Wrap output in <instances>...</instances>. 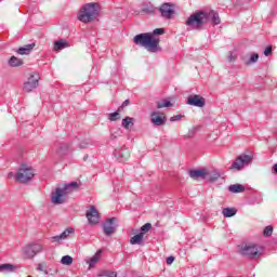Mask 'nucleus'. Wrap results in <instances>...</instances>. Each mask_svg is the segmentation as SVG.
I'll list each match as a JSON object with an SVG mask.
<instances>
[{
    "mask_svg": "<svg viewBox=\"0 0 277 277\" xmlns=\"http://www.w3.org/2000/svg\"><path fill=\"white\" fill-rule=\"evenodd\" d=\"M274 233V227H272L271 225L266 226L264 228L263 235L264 237H272V234Z\"/></svg>",
    "mask_w": 277,
    "mask_h": 277,
    "instance_id": "nucleus-34",
    "label": "nucleus"
},
{
    "mask_svg": "<svg viewBox=\"0 0 277 277\" xmlns=\"http://www.w3.org/2000/svg\"><path fill=\"white\" fill-rule=\"evenodd\" d=\"M210 21L214 25H220V23H222V19H220V14L214 10L196 11L187 18L186 26L189 27V29L200 31V29H203L205 25L210 23Z\"/></svg>",
    "mask_w": 277,
    "mask_h": 277,
    "instance_id": "nucleus-1",
    "label": "nucleus"
},
{
    "mask_svg": "<svg viewBox=\"0 0 277 277\" xmlns=\"http://www.w3.org/2000/svg\"><path fill=\"white\" fill-rule=\"evenodd\" d=\"M66 47H68V43L62 39L54 42V51H63Z\"/></svg>",
    "mask_w": 277,
    "mask_h": 277,
    "instance_id": "nucleus-25",
    "label": "nucleus"
},
{
    "mask_svg": "<svg viewBox=\"0 0 277 277\" xmlns=\"http://www.w3.org/2000/svg\"><path fill=\"white\" fill-rule=\"evenodd\" d=\"M88 159V156L84 157V160Z\"/></svg>",
    "mask_w": 277,
    "mask_h": 277,
    "instance_id": "nucleus-47",
    "label": "nucleus"
},
{
    "mask_svg": "<svg viewBox=\"0 0 277 277\" xmlns=\"http://www.w3.org/2000/svg\"><path fill=\"white\" fill-rule=\"evenodd\" d=\"M103 232L106 237H111L116 233V217H110L103 224Z\"/></svg>",
    "mask_w": 277,
    "mask_h": 277,
    "instance_id": "nucleus-12",
    "label": "nucleus"
},
{
    "mask_svg": "<svg viewBox=\"0 0 277 277\" xmlns=\"http://www.w3.org/2000/svg\"><path fill=\"white\" fill-rule=\"evenodd\" d=\"M172 263H174V256H169L167 258V265H172Z\"/></svg>",
    "mask_w": 277,
    "mask_h": 277,
    "instance_id": "nucleus-41",
    "label": "nucleus"
},
{
    "mask_svg": "<svg viewBox=\"0 0 277 277\" xmlns=\"http://www.w3.org/2000/svg\"><path fill=\"white\" fill-rule=\"evenodd\" d=\"M133 118L131 117H126L124 119H122V127L123 129H131V127H133Z\"/></svg>",
    "mask_w": 277,
    "mask_h": 277,
    "instance_id": "nucleus-27",
    "label": "nucleus"
},
{
    "mask_svg": "<svg viewBox=\"0 0 277 277\" xmlns=\"http://www.w3.org/2000/svg\"><path fill=\"white\" fill-rule=\"evenodd\" d=\"M42 250V245L40 243H30L23 248V254L25 259H34L36 254Z\"/></svg>",
    "mask_w": 277,
    "mask_h": 277,
    "instance_id": "nucleus-8",
    "label": "nucleus"
},
{
    "mask_svg": "<svg viewBox=\"0 0 277 277\" xmlns=\"http://www.w3.org/2000/svg\"><path fill=\"white\" fill-rule=\"evenodd\" d=\"M188 174L194 181H198V179H207V171L205 170H190Z\"/></svg>",
    "mask_w": 277,
    "mask_h": 277,
    "instance_id": "nucleus-17",
    "label": "nucleus"
},
{
    "mask_svg": "<svg viewBox=\"0 0 277 277\" xmlns=\"http://www.w3.org/2000/svg\"><path fill=\"white\" fill-rule=\"evenodd\" d=\"M120 108L117 109V111L109 114L108 119L110 122H116V120H120Z\"/></svg>",
    "mask_w": 277,
    "mask_h": 277,
    "instance_id": "nucleus-30",
    "label": "nucleus"
},
{
    "mask_svg": "<svg viewBox=\"0 0 277 277\" xmlns=\"http://www.w3.org/2000/svg\"><path fill=\"white\" fill-rule=\"evenodd\" d=\"M66 196H68L66 188L57 187L55 192L51 194V201L53 205H64V202H66Z\"/></svg>",
    "mask_w": 277,
    "mask_h": 277,
    "instance_id": "nucleus-7",
    "label": "nucleus"
},
{
    "mask_svg": "<svg viewBox=\"0 0 277 277\" xmlns=\"http://www.w3.org/2000/svg\"><path fill=\"white\" fill-rule=\"evenodd\" d=\"M114 155L120 163L127 161V159H129V157L131 156V154L129 153V148L126 147L115 149Z\"/></svg>",
    "mask_w": 277,
    "mask_h": 277,
    "instance_id": "nucleus-16",
    "label": "nucleus"
},
{
    "mask_svg": "<svg viewBox=\"0 0 277 277\" xmlns=\"http://www.w3.org/2000/svg\"><path fill=\"white\" fill-rule=\"evenodd\" d=\"M187 105H190L192 107H205L207 105V101L198 94L189 95L187 97Z\"/></svg>",
    "mask_w": 277,
    "mask_h": 277,
    "instance_id": "nucleus-11",
    "label": "nucleus"
},
{
    "mask_svg": "<svg viewBox=\"0 0 277 277\" xmlns=\"http://www.w3.org/2000/svg\"><path fill=\"white\" fill-rule=\"evenodd\" d=\"M103 276H106V277H118V273H116V272H105L103 274Z\"/></svg>",
    "mask_w": 277,
    "mask_h": 277,
    "instance_id": "nucleus-38",
    "label": "nucleus"
},
{
    "mask_svg": "<svg viewBox=\"0 0 277 277\" xmlns=\"http://www.w3.org/2000/svg\"><path fill=\"white\" fill-rule=\"evenodd\" d=\"M101 250H98L96 252V254H94L92 258H90L89 260H87L85 262L89 265V269H92V267H94L95 264L98 263L100 259H101Z\"/></svg>",
    "mask_w": 277,
    "mask_h": 277,
    "instance_id": "nucleus-20",
    "label": "nucleus"
},
{
    "mask_svg": "<svg viewBox=\"0 0 277 277\" xmlns=\"http://www.w3.org/2000/svg\"><path fill=\"white\" fill-rule=\"evenodd\" d=\"M92 145V142L90 140H84L80 143V148H88Z\"/></svg>",
    "mask_w": 277,
    "mask_h": 277,
    "instance_id": "nucleus-36",
    "label": "nucleus"
},
{
    "mask_svg": "<svg viewBox=\"0 0 277 277\" xmlns=\"http://www.w3.org/2000/svg\"><path fill=\"white\" fill-rule=\"evenodd\" d=\"M88 222L91 226H94L101 222V214L98 213V210H96V207L91 206L90 210L85 213Z\"/></svg>",
    "mask_w": 277,
    "mask_h": 277,
    "instance_id": "nucleus-10",
    "label": "nucleus"
},
{
    "mask_svg": "<svg viewBox=\"0 0 277 277\" xmlns=\"http://www.w3.org/2000/svg\"><path fill=\"white\" fill-rule=\"evenodd\" d=\"M60 150H68V144H66L65 146H61Z\"/></svg>",
    "mask_w": 277,
    "mask_h": 277,
    "instance_id": "nucleus-44",
    "label": "nucleus"
},
{
    "mask_svg": "<svg viewBox=\"0 0 277 277\" xmlns=\"http://www.w3.org/2000/svg\"><path fill=\"white\" fill-rule=\"evenodd\" d=\"M61 263L63 265H72V256L70 255H64L61 260Z\"/></svg>",
    "mask_w": 277,
    "mask_h": 277,
    "instance_id": "nucleus-31",
    "label": "nucleus"
},
{
    "mask_svg": "<svg viewBox=\"0 0 277 277\" xmlns=\"http://www.w3.org/2000/svg\"><path fill=\"white\" fill-rule=\"evenodd\" d=\"M264 55L266 57H269V55H272V45H268L265 50H264Z\"/></svg>",
    "mask_w": 277,
    "mask_h": 277,
    "instance_id": "nucleus-39",
    "label": "nucleus"
},
{
    "mask_svg": "<svg viewBox=\"0 0 277 277\" xmlns=\"http://www.w3.org/2000/svg\"><path fill=\"white\" fill-rule=\"evenodd\" d=\"M159 12L162 16V18L170 19L172 18V15L174 14V9H172V4L164 2L160 8Z\"/></svg>",
    "mask_w": 277,
    "mask_h": 277,
    "instance_id": "nucleus-13",
    "label": "nucleus"
},
{
    "mask_svg": "<svg viewBox=\"0 0 277 277\" xmlns=\"http://www.w3.org/2000/svg\"><path fill=\"white\" fill-rule=\"evenodd\" d=\"M141 11L144 14H155V12H157V8H155V5H153L150 2H145L142 4Z\"/></svg>",
    "mask_w": 277,
    "mask_h": 277,
    "instance_id": "nucleus-18",
    "label": "nucleus"
},
{
    "mask_svg": "<svg viewBox=\"0 0 277 277\" xmlns=\"http://www.w3.org/2000/svg\"><path fill=\"white\" fill-rule=\"evenodd\" d=\"M228 60L229 62H235V56L233 55V53L229 54Z\"/></svg>",
    "mask_w": 277,
    "mask_h": 277,
    "instance_id": "nucleus-43",
    "label": "nucleus"
},
{
    "mask_svg": "<svg viewBox=\"0 0 277 277\" xmlns=\"http://www.w3.org/2000/svg\"><path fill=\"white\" fill-rule=\"evenodd\" d=\"M273 170H274L275 174H277V163H275V164L273 166Z\"/></svg>",
    "mask_w": 277,
    "mask_h": 277,
    "instance_id": "nucleus-45",
    "label": "nucleus"
},
{
    "mask_svg": "<svg viewBox=\"0 0 277 277\" xmlns=\"http://www.w3.org/2000/svg\"><path fill=\"white\" fill-rule=\"evenodd\" d=\"M256 62H259V54L258 53H253L246 64L248 66H250V64H256Z\"/></svg>",
    "mask_w": 277,
    "mask_h": 277,
    "instance_id": "nucleus-32",
    "label": "nucleus"
},
{
    "mask_svg": "<svg viewBox=\"0 0 277 277\" xmlns=\"http://www.w3.org/2000/svg\"><path fill=\"white\" fill-rule=\"evenodd\" d=\"M12 176H14V173L10 172L9 173V179H12Z\"/></svg>",
    "mask_w": 277,
    "mask_h": 277,
    "instance_id": "nucleus-46",
    "label": "nucleus"
},
{
    "mask_svg": "<svg viewBox=\"0 0 277 277\" xmlns=\"http://www.w3.org/2000/svg\"><path fill=\"white\" fill-rule=\"evenodd\" d=\"M240 254L242 256H247V259H256V256H261L263 254V247L258 245H245L240 249Z\"/></svg>",
    "mask_w": 277,
    "mask_h": 277,
    "instance_id": "nucleus-5",
    "label": "nucleus"
},
{
    "mask_svg": "<svg viewBox=\"0 0 277 277\" xmlns=\"http://www.w3.org/2000/svg\"><path fill=\"white\" fill-rule=\"evenodd\" d=\"M39 272H44V274H49V271H47V267L43 266V264L38 265Z\"/></svg>",
    "mask_w": 277,
    "mask_h": 277,
    "instance_id": "nucleus-40",
    "label": "nucleus"
},
{
    "mask_svg": "<svg viewBox=\"0 0 277 277\" xmlns=\"http://www.w3.org/2000/svg\"><path fill=\"white\" fill-rule=\"evenodd\" d=\"M131 103L129 100H126L122 105L119 107L120 110H122L123 107H127Z\"/></svg>",
    "mask_w": 277,
    "mask_h": 277,
    "instance_id": "nucleus-42",
    "label": "nucleus"
},
{
    "mask_svg": "<svg viewBox=\"0 0 277 277\" xmlns=\"http://www.w3.org/2000/svg\"><path fill=\"white\" fill-rule=\"evenodd\" d=\"M9 66H11V68H17L18 66H23V60L16 57V56H12L9 60Z\"/></svg>",
    "mask_w": 277,
    "mask_h": 277,
    "instance_id": "nucleus-23",
    "label": "nucleus"
},
{
    "mask_svg": "<svg viewBox=\"0 0 277 277\" xmlns=\"http://www.w3.org/2000/svg\"><path fill=\"white\" fill-rule=\"evenodd\" d=\"M64 189H66L67 194H70V192H72V189H79V183L71 182L69 184H66L64 186Z\"/></svg>",
    "mask_w": 277,
    "mask_h": 277,
    "instance_id": "nucleus-26",
    "label": "nucleus"
},
{
    "mask_svg": "<svg viewBox=\"0 0 277 277\" xmlns=\"http://www.w3.org/2000/svg\"><path fill=\"white\" fill-rule=\"evenodd\" d=\"M163 107H172V102L170 101L158 102L157 109H163Z\"/></svg>",
    "mask_w": 277,
    "mask_h": 277,
    "instance_id": "nucleus-33",
    "label": "nucleus"
},
{
    "mask_svg": "<svg viewBox=\"0 0 277 277\" xmlns=\"http://www.w3.org/2000/svg\"><path fill=\"white\" fill-rule=\"evenodd\" d=\"M228 192L232 194H241L242 192H246V187L241 184H233L228 186Z\"/></svg>",
    "mask_w": 277,
    "mask_h": 277,
    "instance_id": "nucleus-21",
    "label": "nucleus"
},
{
    "mask_svg": "<svg viewBox=\"0 0 277 277\" xmlns=\"http://www.w3.org/2000/svg\"><path fill=\"white\" fill-rule=\"evenodd\" d=\"M252 163V156L250 155H240L236 158V160L232 163L229 170H243L245 166Z\"/></svg>",
    "mask_w": 277,
    "mask_h": 277,
    "instance_id": "nucleus-6",
    "label": "nucleus"
},
{
    "mask_svg": "<svg viewBox=\"0 0 277 277\" xmlns=\"http://www.w3.org/2000/svg\"><path fill=\"white\" fill-rule=\"evenodd\" d=\"M36 174L34 173V169L27 164H22L15 174V181L17 183L27 184L31 179H34Z\"/></svg>",
    "mask_w": 277,
    "mask_h": 277,
    "instance_id": "nucleus-4",
    "label": "nucleus"
},
{
    "mask_svg": "<svg viewBox=\"0 0 277 277\" xmlns=\"http://www.w3.org/2000/svg\"><path fill=\"white\" fill-rule=\"evenodd\" d=\"M166 30L163 28H156L153 32L140 34L134 37V44L138 47H144L149 53H158L161 51L159 47V38L155 36H163Z\"/></svg>",
    "mask_w": 277,
    "mask_h": 277,
    "instance_id": "nucleus-2",
    "label": "nucleus"
},
{
    "mask_svg": "<svg viewBox=\"0 0 277 277\" xmlns=\"http://www.w3.org/2000/svg\"><path fill=\"white\" fill-rule=\"evenodd\" d=\"M36 47V43H29L26 44L17 50L18 55H29L31 51H34V48Z\"/></svg>",
    "mask_w": 277,
    "mask_h": 277,
    "instance_id": "nucleus-19",
    "label": "nucleus"
},
{
    "mask_svg": "<svg viewBox=\"0 0 277 277\" xmlns=\"http://www.w3.org/2000/svg\"><path fill=\"white\" fill-rule=\"evenodd\" d=\"M221 174L217 172H213V173H209L207 172V177L208 181H210L211 183H215V181H217V179H220Z\"/></svg>",
    "mask_w": 277,
    "mask_h": 277,
    "instance_id": "nucleus-29",
    "label": "nucleus"
},
{
    "mask_svg": "<svg viewBox=\"0 0 277 277\" xmlns=\"http://www.w3.org/2000/svg\"><path fill=\"white\" fill-rule=\"evenodd\" d=\"M151 228H153V224L146 223L141 227V233H143L144 235L145 233H148Z\"/></svg>",
    "mask_w": 277,
    "mask_h": 277,
    "instance_id": "nucleus-35",
    "label": "nucleus"
},
{
    "mask_svg": "<svg viewBox=\"0 0 277 277\" xmlns=\"http://www.w3.org/2000/svg\"><path fill=\"white\" fill-rule=\"evenodd\" d=\"M183 118V115H175L170 118V122H179Z\"/></svg>",
    "mask_w": 277,
    "mask_h": 277,
    "instance_id": "nucleus-37",
    "label": "nucleus"
},
{
    "mask_svg": "<svg viewBox=\"0 0 277 277\" xmlns=\"http://www.w3.org/2000/svg\"><path fill=\"white\" fill-rule=\"evenodd\" d=\"M38 88V78L36 76L30 75L28 80L24 83V92H34Z\"/></svg>",
    "mask_w": 277,
    "mask_h": 277,
    "instance_id": "nucleus-15",
    "label": "nucleus"
},
{
    "mask_svg": "<svg viewBox=\"0 0 277 277\" xmlns=\"http://www.w3.org/2000/svg\"><path fill=\"white\" fill-rule=\"evenodd\" d=\"M16 269V266L12 264H1L0 265V272L8 273V272H14Z\"/></svg>",
    "mask_w": 277,
    "mask_h": 277,
    "instance_id": "nucleus-28",
    "label": "nucleus"
},
{
    "mask_svg": "<svg viewBox=\"0 0 277 277\" xmlns=\"http://www.w3.org/2000/svg\"><path fill=\"white\" fill-rule=\"evenodd\" d=\"M150 122L154 127H163L168 122V117L163 113L153 111L150 113Z\"/></svg>",
    "mask_w": 277,
    "mask_h": 277,
    "instance_id": "nucleus-9",
    "label": "nucleus"
},
{
    "mask_svg": "<svg viewBox=\"0 0 277 277\" xmlns=\"http://www.w3.org/2000/svg\"><path fill=\"white\" fill-rule=\"evenodd\" d=\"M72 233H75V229L72 227H68L61 235L51 237V241L53 243H60V241H64V239H68V237H70Z\"/></svg>",
    "mask_w": 277,
    "mask_h": 277,
    "instance_id": "nucleus-14",
    "label": "nucleus"
},
{
    "mask_svg": "<svg viewBox=\"0 0 277 277\" xmlns=\"http://www.w3.org/2000/svg\"><path fill=\"white\" fill-rule=\"evenodd\" d=\"M96 14H98V4L94 2L87 3L79 11L78 21L81 23H92L96 18Z\"/></svg>",
    "mask_w": 277,
    "mask_h": 277,
    "instance_id": "nucleus-3",
    "label": "nucleus"
},
{
    "mask_svg": "<svg viewBox=\"0 0 277 277\" xmlns=\"http://www.w3.org/2000/svg\"><path fill=\"white\" fill-rule=\"evenodd\" d=\"M222 213H223L224 217H234V215H237V209L224 208Z\"/></svg>",
    "mask_w": 277,
    "mask_h": 277,
    "instance_id": "nucleus-24",
    "label": "nucleus"
},
{
    "mask_svg": "<svg viewBox=\"0 0 277 277\" xmlns=\"http://www.w3.org/2000/svg\"><path fill=\"white\" fill-rule=\"evenodd\" d=\"M142 241H144V234L143 233H140V234L133 236L130 239V243L132 246H140V245H142Z\"/></svg>",
    "mask_w": 277,
    "mask_h": 277,
    "instance_id": "nucleus-22",
    "label": "nucleus"
}]
</instances>
